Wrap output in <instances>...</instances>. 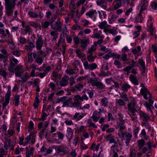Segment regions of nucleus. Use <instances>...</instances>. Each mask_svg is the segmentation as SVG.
Segmentation results:
<instances>
[{"mask_svg": "<svg viewBox=\"0 0 157 157\" xmlns=\"http://www.w3.org/2000/svg\"><path fill=\"white\" fill-rule=\"evenodd\" d=\"M16 0H5V2L6 13L8 16H12L16 5Z\"/></svg>", "mask_w": 157, "mask_h": 157, "instance_id": "obj_1", "label": "nucleus"}, {"mask_svg": "<svg viewBox=\"0 0 157 157\" xmlns=\"http://www.w3.org/2000/svg\"><path fill=\"white\" fill-rule=\"evenodd\" d=\"M140 93L143 96L144 98L146 100L149 98V101L150 102L153 103L154 102V100H152V97L151 94L150 93V92L147 89L145 88L143 89H141L140 90Z\"/></svg>", "mask_w": 157, "mask_h": 157, "instance_id": "obj_2", "label": "nucleus"}, {"mask_svg": "<svg viewBox=\"0 0 157 157\" xmlns=\"http://www.w3.org/2000/svg\"><path fill=\"white\" fill-rule=\"evenodd\" d=\"M89 81L91 85L94 86H96L98 88L100 89L104 88L105 86L101 82L99 81L97 78H90L89 79Z\"/></svg>", "mask_w": 157, "mask_h": 157, "instance_id": "obj_3", "label": "nucleus"}, {"mask_svg": "<svg viewBox=\"0 0 157 157\" xmlns=\"http://www.w3.org/2000/svg\"><path fill=\"white\" fill-rule=\"evenodd\" d=\"M136 104V102L134 100H132L131 102L128 104V108L132 113L131 116H135L136 115L135 112L136 110L135 107Z\"/></svg>", "mask_w": 157, "mask_h": 157, "instance_id": "obj_4", "label": "nucleus"}, {"mask_svg": "<svg viewBox=\"0 0 157 157\" xmlns=\"http://www.w3.org/2000/svg\"><path fill=\"white\" fill-rule=\"evenodd\" d=\"M62 25L61 21L57 20L55 22L51 25V26L53 30L60 32L62 31Z\"/></svg>", "mask_w": 157, "mask_h": 157, "instance_id": "obj_5", "label": "nucleus"}, {"mask_svg": "<svg viewBox=\"0 0 157 157\" xmlns=\"http://www.w3.org/2000/svg\"><path fill=\"white\" fill-rule=\"evenodd\" d=\"M121 135L124 139L126 140L125 143L126 145L127 146H128L130 141L132 137V135L130 133L126 132H122L121 133Z\"/></svg>", "mask_w": 157, "mask_h": 157, "instance_id": "obj_6", "label": "nucleus"}, {"mask_svg": "<svg viewBox=\"0 0 157 157\" xmlns=\"http://www.w3.org/2000/svg\"><path fill=\"white\" fill-rule=\"evenodd\" d=\"M83 66L86 69H89L92 71L95 69L97 67V65L95 63H92L89 64L88 62H85L83 63Z\"/></svg>", "mask_w": 157, "mask_h": 157, "instance_id": "obj_7", "label": "nucleus"}, {"mask_svg": "<svg viewBox=\"0 0 157 157\" xmlns=\"http://www.w3.org/2000/svg\"><path fill=\"white\" fill-rule=\"evenodd\" d=\"M97 13L96 10H92L86 13V15L88 17L92 19L94 21H95L96 19V14Z\"/></svg>", "mask_w": 157, "mask_h": 157, "instance_id": "obj_8", "label": "nucleus"}, {"mask_svg": "<svg viewBox=\"0 0 157 157\" xmlns=\"http://www.w3.org/2000/svg\"><path fill=\"white\" fill-rule=\"evenodd\" d=\"M8 147H10L11 150H14V145L12 144V141L10 139H6L4 143V147L6 150H7Z\"/></svg>", "mask_w": 157, "mask_h": 157, "instance_id": "obj_9", "label": "nucleus"}, {"mask_svg": "<svg viewBox=\"0 0 157 157\" xmlns=\"http://www.w3.org/2000/svg\"><path fill=\"white\" fill-rule=\"evenodd\" d=\"M55 149L58 153L62 152L63 154H65L68 153L66 147L63 145L56 146Z\"/></svg>", "mask_w": 157, "mask_h": 157, "instance_id": "obj_10", "label": "nucleus"}, {"mask_svg": "<svg viewBox=\"0 0 157 157\" xmlns=\"http://www.w3.org/2000/svg\"><path fill=\"white\" fill-rule=\"evenodd\" d=\"M139 114L140 116V118L142 119L143 121L145 122H147L150 119V117L149 115L142 111H140Z\"/></svg>", "mask_w": 157, "mask_h": 157, "instance_id": "obj_11", "label": "nucleus"}, {"mask_svg": "<svg viewBox=\"0 0 157 157\" xmlns=\"http://www.w3.org/2000/svg\"><path fill=\"white\" fill-rule=\"evenodd\" d=\"M115 144L111 147V149L113 152H118L119 151L120 149H121V147H119L121 146L122 144L119 143V140H117V142L114 143Z\"/></svg>", "mask_w": 157, "mask_h": 157, "instance_id": "obj_12", "label": "nucleus"}, {"mask_svg": "<svg viewBox=\"0 0 157 157\" xmlns=\"http://www.w3.org/2000/svg\"><path fill=\"white\" fill-rule=\"evenodd\" d=\"M74 102H72L71 105L74 107H78L81 105V102L77 95H75L74 99Z\"/></svg>", "mask_w": 157, "mask_h": 157, "instance_id": "obj_13", "label": "nucleus"}, {"mask_svg": "<svg viewBox=\"0 0 157 157\" xmlns=\"http://www.w3.org/2000/svg\"><path fill=\"white\" fill-rule=\"evenodd\" d=\"M108 68L107 65H103L101 71V75L104 76H108L110 74L108 71Z\"/></svg>", "mask_w": 157, "mask_h": 157, "instance_id": "obj_14", "label": "nucleus"}, {"mask_svg": "<svg viewBox=\"0 0 157 157\" xmlns=\"http://www.w3.org/2000/svg\"><path fill=\"white\" fill-rule=\"evenodd\" d=\"M69 78L68 76L65 75L59 81V84L62 86H65L67 85L68 83V80Z\"/></svg>", "mask_w": 157, "mask_h": 157, "instance_id": "obj_15", "label": "nucleus"}, {"mask_svg": "<svg viewBox=\"0 0 157 157\" xmlns=\"http://www.w3.org/2000/svg\"><path fill=\"white\" fill-rule=\"evenodd\" d=\"M73 133V131L72 129L70 127L68 128L67 130L66 136L69 141L72 139Z\"/></svg>", "mask_w": 157, "mask_h": 157, "instance_id": "obj_16", "label": "nucleus"}, {"mask_svg": "<svg viewBox=\"0 0 157 157\" xmlns=\"http://www.w3.org/2000/svg\"><path fill=\"white\" fill-rule=\"evenodd\" d=\"M38 53V52H37ZM40 56L38 54H37L36 53H33V56L34 59H36L35 61L36 62L40 65L43 62V60L42 58L39 56Z\"/></svg>", "mask_w": 157, "mask_h": 157, "instance_id": "obj_17", "label": "nucleus"}, {"mask_svg": "<svg viewBox=\"0 0 157 157\" xmlns=\"http://www.w3.org/2000/svg\"><path fill=\"white\" fill-rule=\"evenodd\" d=\"M26 157H30V155H33V151H34V149L33 147H31L30 146L26 147Z\"/></svg>", "mask_w": 157, "mask_h": 157, "instance_id": "obj_18", "label": "nucleus"}, {"mask_svg": "<svg viewBox=\"0 0 157 157\" xmlns=\"http://www.w3.org/2000/svg\"><path fill=\"white\" fill-rule=\"evenodd\" d=\"M36 48L37 49L40 50L43 45L42 38L41 37H39L36 42Z\"/></svg>", "mask_w": 157, "mask_h": 157, "instance_id": "obj_19", "label": "nucleus"}, {"mask_svg": "<svg viewBox=\"0 0 157 157\" xmlns=\"http://www.w3.org/2000/svg\"><path fill=\"white\" fill-rule=\"evenodd\" d=\"M10 92H8L6 94V99L5 102L2 104V109H4V108L9 103L10 99Z\"/></svg>", "mask_w": 157, "mask_h": 157, "instance_id": "obj_20", "label": "nucleus"}, {"mask_svg": "<svg viewBox=\"0 0 157 157\" xmlns=\"http://www.w3.org/2000/svg\"><path fill=\"white\" fill-rule=\"evenodd\" d=\"M67 97H65L64 101L63 103L62 107H64L65 106H69L70 104H72V98H69L67 99H66Z\"/></svg>", "mask_w": 157, "mask_h": 157, "instance_id": "obj_21", "label": "nucleus"}, {"mask_svg": "<svg viewBox=\"0 0 157 157\" xmlns=\"http://www.w3.org/2000/svg\"><path fill=\"white\" fill-rule=\"evenodd\" d=\"M80 43L81 44V48L84 50L87 46V44L89 43V40H80Z\"/></svg>", "mask_w": 157, "mask_h": 157, "instance_id": "obj_22", "label": "nucleus"}, {"mask_svg": "<svg viewBox=\"0 0 157 157\" xmlns=\"http://www.w3.org/2000/svg\"><path fill=\"white\" fill-rule=\"evenodd\" d=\"M100 113L96 111L93 113L92 118L94 122H97L100 118Z\"/></svg>", "mask_w": 157, "mask_h": 157, "instance_id": "obj_23", "label": "nucleus"}, {"mask_svg": "<svg viewBox=\"0 0 157 157\" xmlns=\"http://www.w3.org/2000/svg\"><path fill=\"white\" fill-rule=\"evenodd\" d=\"M106 139L107 140L109 141L110 143H116L117 142L114 139V137L111 134H109L107 136H106Z\"/></svg>", "mask_w": 157, "mask_h": 157, "instance_id": "obj_24", "label": "nucleus"}, {"mask_svg": "<svg viewBox=\"0 0 157 157\" xmlns=\"http://www.w3.org/2000/svg\"><path fill=\"white\" fill-rule=\"evenodd\" d=\"M145 144V142L144 140L141 139L137 141V145L138 147L139 150H140L143 147Z\"/></svg>", "mask_w": 157, "mask_h": 157, "instance_id": "obj_25", "label": "nucleus"}, {"mask_svg": "<svg viewBox=\"0 0 157 157\" xmlns=\"http://www.w3.org/2000/svg\"><path fill=\"white\" fill-rule=\"evenodd\" d=\"M129 78L131 81L134 84L136 85L138 84V80L134 75H131L130 76Z\"/></svg>", "mask_w": 157, "mask_h": 157, "instance_id": "obj_26", "label": "nucleus"}, {"mask_svg": "<svg viewBox=\"0 0 157 157\" xmlns=\"http://www.w3.org/2000/svg\"><path fill=\"white\" fill-rule=\"evenodd\" d=\"M10 62V63L8 67V69L10 71L13 73L15 70L14 67L15 66V64H14L11 60Z\"/></svg>", "mask_w": 157, "mask_h": 157, "instance_id": "obj_27", "label": "nucleus"}, {"mask_svg": "<svg viewBox=\"0 0 157 157\" xmlns=\"http://www.w3.org/2000/svg\"><path fill=\"white\" fill-rule=\"evenodd\" d=\"M100 144H98L96 146L95 144L94 143L90 147V149L93 151H98L100 147Z\"/></svg>", "mask_w": 157, "mask_h": 157, "instance_id": "obj_28", "label": "nucleus"}, {"mask_svg": "<svg viewBox=\"0 0 157 157\" xmlns=\"http://www.w3.org/2000/svg\"><path fill=\"white\" fill-rule=\"evenodd\" d=\"M36 96L35 98V100L33 103V106L35 108H36L38 105L39 103V100L38 98V96L39 95V93H36Z\"/></svg>", "mask_w": 157, "mask_h": 157, "instance_id": "obj_29", "label": "nucleus"}, {"mask_svg": "<svg viewBox=\"0 0 157 157\" xmlns=\"http://www.w3.org/2000/svg\"><path fill=\"white\" fill-rule=\"evenodd\" d=\"M83 87V84L82 83H78L77 85H75L74 87V89L75 90L80 91Z\"/></svg>", "mask_w": 157, "mask_h": 157, "instance_id": "obj_30", "label": "nucleus"}, {"mask_svg": "<svg viewBox=\"0 0 157 157\" xmlns=\"http://www.w3.org/2000/svg\"><path fill=\"white\" fill-rule=\"evenodd\" d=\"M76 53L78 57L80 58H83L85 56V54L82 53L79 49H77Z\"/></svg>", "mask_w": 157, "mask_h": 157, "instance_id": "obj_31", "label": "nucleus"}, {"mask_svg": "<svg viewBox=\"0 0 157 157\" xmlns=\"http://www.w3.org/2000/svg\"><path fill=\"white\" fill-rule=\"evenodd\" d=\"M101 102L102 105L105 107L107 106L109 103L108 99L105 97H104L101 99Z\"/></svg>", "mask_w": 157, "mask_h": 157, "instance_id": "obj_32", "label": "nucleus"}, {"mask_svg": "<svg viewBox=\"0 0 157 157\" xmlns=\"http://www.w3.org/2000/svg\"><path fill=\"white\" fill-rule=\"evenodd\" d=\"M35 47V45L32 43H29L28 45H25V49L29 51H32L33 48Z\"/></svg>", "mask_w": 157, "mask_h": 157, "instance_id": "obj_33", "label": "nucleus"}, {"mask_svg": "<svg viewBox=\"0 0 157 157\" xmlns=\"http://www.w3.org/2000/svg\"><path fill=\"white\" fill-rule=\"evenodd\" d=\"M141 14L142 13L140 12V13L136 18L135 21L137 23L138 22H142L143 20V18L142 17Z\"/></svg>", "mask_w": 157, "mask_h": 157, "instance_id": "obj_34", "label": "nucleus"}, {"mask_svg": "<svg viewBox=\"0 0 157 157\" xmlns=\"http://www.w3.org/2000/svg\"><path fill=\"white\" fill-rule=\"evenodd\" d=\"M84 116L83 114L81 115L79 113H76L74 116V118L77 120H79Z\"/></svg>", "mask_w": 157, "mask_h": 157, "instance_id": "obj_35", "label": "nucleus"}, {"mask_svg": "<svg viewBox=\"0 0 157 157\" xmlns=\"http://www.w3.org/2000/svg\"><path fill=\"white\" fill-rule=\"evenodd\" d=\"M147 2V1H144V3H143L140 10V12L142 13V12L145 9H146L147 7L148 6V4Z\"/></svg>", "mask_w": 157, "mask_h": 157, "instance_id": "obj_36", "label": "nucleus"}, {"mask_svg": "<svg viewBox=\"0 0 157 157\" xmlns=\"http://www.w3.org/2000/svg\"><path fill=\"white\" fill-rule=\"evenodd\" d=\"M78 69L75 68V69L67 70L66 73L69 75H72L76 73V71H78Z\"/></svg>", "mask_w": 157, "mask_h": 157, "instance_id": "obj_37", "label": "nucleus"}, {"mask_svg": "<svg viewBox=\"0 0 157 157\" xmlns=\"http://www.w3.org/2000/svg\"><path fill=\"white\" fill-rule=\"evenodd\" d=\"M92 37L94 38L98 39L99 38L104 39V36L102 35H101L99 33H96L94 35L91 36Z\"/></svg>", "mask_w": 157, "mask_h": 157, "instance_id": "obj_38", "label": "nucleus"}, {"mask_svg": "<svg viewBox=\"0 0 157 157\" xmlns=\"http://www.w3.org/2000/svg\"><path fill=\"white\" fill-rule=\"evenodd\" d=\"M96 44H94L92 45L91 47L89 49L88 52L90 53V54H93V52L95 51L96 49Z\"/></svg>", "mask_w": 157, "mask_h": 157, "instance_id": "obj_39", "label": "nucleus"}, {"mask_svg": "<svg viewBox=\"0 0 157 157\" xmlns=\"http://www.w3.org/2000/svg\"><path fill=\"white\" fill-rule=\"evenodd\" d=\"M121 2H117L113 4V9L114 10H116L118 9L121 6Z\"/></svg>", "mask_w": 157, "mask_h": 157, "instance_id": "obj_40", "label": "nucleus"}, {"mask_svg": "<svg viewBox=\"0 0 157 157\" xmlns=\"http://www.w3.org/2000/svg\"><path fill=\"white\" fill-rule=\"evenodd\" d=\"M48 122H46L44 124V127H43V129L40 131L41 134L43 135H44V134H45V133H46V134H47V132H46V130L47 129L46 128L48 127Z\"/></svg>", "mask_w": 157, "mask_h": 157, "instance_id": "obj_41", "label": "nucleus"}, {"mask_svg": "<svg viewBox=\"0 0 157 157\" xmlns=\"http://www.w3.org/2000/svg\"><path fill=\"white\" fill-rule=\"evenodd\" d=\"M87 123L89 124V127H93L95 128H97V126L92 121V120L91 119H88L87 121Z\"/></svg>", "mask_w": 157, "mask_h": 157, "instance_id": "obj_42", "label": "nucleus"}, {"mask_svg": "<svg viewBox=\"0 0 157 157\" xmlns=\"http://www.w3.org/2000/svg\"><path fill=\"white\" fill-rule=\"evenodd\" d=\"M136 151L135 149L132 148L130 149V155L129 157H135Z\"/></svg>", "mask_w": 157, "mask_h": 157, "instance_id": "obj_43", "label": "nucleus"}, {"mask_svg": "<svg viewBox=\"0 0 157 157\" xmlns=\"http://www.w3.org/2000/svg\"><path fill=\"white\" fill-rule=\"evenodd\" d=\"M11 52L14 56L17 57L20 56L21 55L20 51L17 50H12Z\"/></svg>", "mask_w": 157, "mask_h": 157, "instance_id": "obj_44", "label": "nucleus"}, {"mask_svg": "<svg viewBox=\"0 0 157 157\" xmlns=\"http://www.w3.org/2000/svg\"><path fill=\"white\" fill-rule=\"evenodd\" d=\"M28 14L29 15L30 17L34 18H36L38 16V15L35 13L30 11L28 13Z\"/></svg>", "mask_w": 157, "mask_h": 157, "instance_id": "obj_45", "label": "nucleus"}, {"mask_svg": "<svg viewBox=\"0 0 157 157\" xmlns=\"http://www.w3.org/2000/svg\"><path fill=\"white\" fill-rule=\"evenodd\" d=\"M50 23L48 21H45L42 24V27L44 29H46L48 28L49 25Z\"/></svg>", "mask_w": 157, "mask_h": 157, "instance_id": "obj_46", "label": "nucleus"}, {"mask_svg": "<svg viewBox=\"0 0 157 157\" xmlns=\"http://www.w3.org/2000/svg\"><path fill=\"white\" fill-rule=\"evenodd\" d=\"M121 98L123 99L125 101H128L129 100V99L127 97L126 94L124 93H122L121 94Z\"/></svg>", "mask_w": 157, "mask_h": 157, "instance_id": "obj_47", "label": "nucleus"}, {"mask_svg": "<svg viewBox=\"0 0 157 157\" xmlns=\"http://www.w3.org/2000/svg\"><path fill=\"white\" fill-rule=\"evenodd\" d=\"M20 99V96L18 95H16L14 97V100L15 101V106H17L19 104V100Z\"/></svg>", "mask_w": 157, "mask_h": 157, "instance_id": "obj_48", "label": "nucleus"}, {"mask_svg": "<svg viewBox=\"0 0 157 157\" xmlns=\"http://www.w3.org/2000/svg\"><path fill=\"white\" fill-rule=\"evenodd\" d=\"M34 129V124L33 122L30 121L29 122V132H32V130Z\"/></svg>", "mask_w": 157, "mask_h": 157, "instance_id": "obj_49", "label": "nucleus"}, {"mask_svg": "<svg viewBox=\"0 0 157 157\" xmlns=\"http://www.w3.org/2000/svg\"><path fill=\"white\" fill-rule=\"evenodd\" d=\"M107 25V22L105 21H103L100 23L98 26L101 29H103L105 27V26Z\"/></svg>", "mask_w": 157, "mask_h": 157, "instance_id": "obj_50", "label": "nucleus"}, {"mask_svg": "<svg viewBox=\"0 0 157 157\" xmlns=\"http://www.w3.org/2000/svg\"><path fill=\"white\" fill-rule=\"evenodd\" d=\"M130 87V85L127 83H125L122 86V89L123 91H127L128 89Z\"/></svg>", "mask_w": 157, "mask_h": 157, "instance_id": "obj_51", "label": "nucleus"}, {"mask_svg": "<svg viewBox=\"0 0 157 157\" xmlns=\"http://www.w3.org/2000/svg\"><path fill=\"white\" fill-rule=\"evenodd\" d=\"M137 50L136 48L132 49L131 51L134 54H137L138 51H141V48L140 46H138L137 47Z\"/></svg>", "mask_w": 157, "mask_h": 157, "instance_id": "obj_52", "label": "nucleus"}, {"mask_svg": "<svg viewBox=\"0 0 157 157\" xmlns=\"http://www.w3.org/2000/svg\"><path fill=\"white\" fill-rule=\"evenodd\" d=\"M114 83V84L112 86V88L118 89L119 88V85L117 81L112 80Z\"/></svg>", "mask_w": 157, "mask_h": 157, "instance_id": "obj_53", "label": "nucleus"}, {"mask_svg": "<svg viewBox=\"0 0 157 157\" xmlns=\"http://www.w3.org/2000/svg\"><path fill=\"white\" fill-rule=\"evenodd\" d=\"M92 54H90L88 56L87 59L90 62H92L94 61V56H92Z\"/></svg>", "mask_w": 157, "mask_h": 157, "instance_id": "obj_54", "label": "nucleus"}, {"mask_svg": "<svg viewBox=\"0 0 157 157\" xmlns=\"http://www.w3.org/2000/svg\"><path fill=\"white\" fill-rule=\"evenodd\" d=\"M19 41L20 43L23 44H25L27 43L26 40L24 37L20 36L19 38Z\"/></svg>", "mask_w": 157, "mask_h": 157, "instance_id": "obj_55", "label": "nucleus"}, {"mask_svg": "<svg viewBox=\"0 0 157 157\" xmlns=\"http://www.w3.org/2000/svg\"><path fill=\"white\" fill-rule=\"evenodd\" d=\"M118 126L119 128V131L121 132V133L122 132V131L125 128V126L123 124L119 123Z\"/></svg>", "mask_w": 157, "mask_h": 157, "instance_id": "obj_56", "label": "nucleus"}, {"mask_svg": "<svg viewBox=\"0 0 157 157\" xmlns=\"http://www.w3.org/2000/svg\"><path fill=\"white\" fill-rule=\"evenodd\" d=\"M31 136L30 135L28 136L25 138V140L24 142V145H27L29 143V141L31 140Z\"/></svg>", "mask_w": 157, "mask_h": 157, "instance_id": "obj_57", "label": "nucleus"}, {"mask_svg": "<svg viewBox=\"0 0 157 157\" xmlns=\"http://www.w3.org/2000/svg\"><path fill=\"white\" fill-rule=\"evenodd\" d=\"M139 63L142 67V68H145V63L144 62L142 59L140 58L139 59Z\"/></svg>", "mask_w": 157, "mask_h": 157, "instance_id": "obj_58", "label": "nucleus"}, {"mask_svg": "<svg viewBox=\"0 0 157 157\" xmlns=\"http://www.w3.org/2000/svg\"><path fill=\"white\" fill-rule=\"evenodd\" d=\"M117 103L120 106H124L125 105V103L124 101L121 99H120L118 100Z\"/></svg>", "mask_w": 157, "mask_h": 157, "instance_id": "obj_59", "label": "nucleus"}, {"mask_svg": "<svg viewBox=\"0 0 157 157\" xmlns=\"http://www.w3.org/2000/svg\"><path fill=\"white\" fill-rule=\"evenodd\" d=\"M118 17L115 14H113L110 19V23H111L112 22L115 21Z\"/></svg>", "mask_w": 157, "mask_h": 157, "instance_id": "obj_60", "label": "nucleus"}, {"mask_svg": "<svg viewBox=\"0 0 157 157\" xmlns=\"http://www.w3.org/2000/svg\"><path fill=\"white\" fill-rule=\"evenodd\" d=\"M30 77V76L29 75H28L27 74H25V75L23 76L21 79H22L23 81L24 82H26L27 81V79L29 78Z\"/></svg>", "mask_w": 157, "mask_h": 157, "instance_id": "obj_61", "label": "nucleus"}, {"mask_svg": "<svg viewBox=\"0 0 157 157\" xmlns=\"http://www.w3.org/2000/svg\"><path fill=\"white\" fill-rule=\"evenodd\" d=\"M144 105L147 108L149 109L150 110L151 109L152 105L151 104L149 103L147 101H145L144 102Z\"/></svg>", "mask_w": 157, "mask_h": 157, "instance_id": "obj_62", "label": "nucleus"}, {"mask_svg": "<svg viewBox=\"0 0 157 157\" xmlns=\"http://www.w3.org/2000/svg\"><path fill=\"white\" fill-rule=\"evenodd\" d=\"M109 33L113 34L116 35L117 34V32L116 30H115L113 29H109Z\"/></svg>", "mask_w": 157, "mask_h": 157, "instance_id": "obj_63", "label": "nucleus"}, {"mask_svg": "<svg viewBox=\"0 0 157 157\" xmlns=\"http://www.w3.org/2000/svg\"><path fill=\"white\" fill-rule=\"evenodd\" d=\"M49 87L51 88L52 90L53 91L55 89L56 86L55 84L53 82H50L48 85Z\"/></svg>", "mask_w": 157, "mask_h": 157, "instance_id": "obj_64", "label": "nucleus"}]
</instances>
